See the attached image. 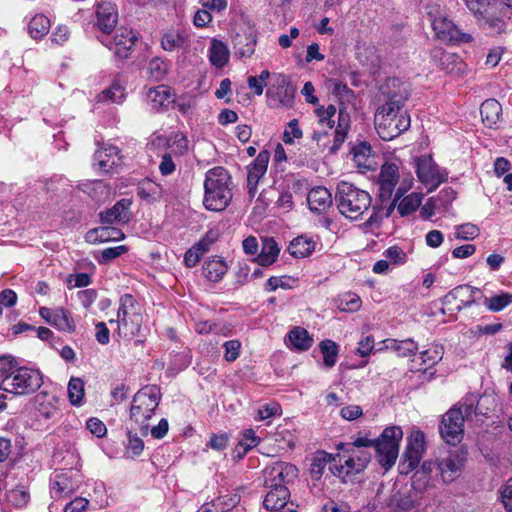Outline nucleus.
Returning <instances> with one entry per match:
<instances>
[{
    "label": "nucleus",
    "mask_w": 512,
    "mask_h": 512,
    "mask_svg": "<svg viewBox=\"0 0 512 512\" xmlns=\"http://www.w3.org/2000/svg\"><path fill=\"white\" fill-rule=\"evenodd\" d=\"M403 438V431L399 426H390L383 430L381 435L372 440L368 437H358L353 443L339 444L342 450L337 457L339 465L335 462L330 465L331 472L338 477L356 474L365 469L370 462L369 452L362 450L365 447L374 446L380 465L389 470L396 462L399 454V444Z\"/></svg>",
    "instance_id": "1"
},
{
    "label": "nucleus",
    "mask_w": 512,
    "mask_h": 512,
    "mask_svg": "<svg viewBox=\"0 0 512 512\" xmlns=\"http://www.w3.org/2000/svg\"><path fill=\"white\" fill-rule=\"evenodd\" d=\"M407 88L398 78H388L380 87L374 122L378 135L385 141L399 136L410 127V117L401 112L407 100Z\"/></svg>",
    "instance_id": "2"
},
{
    "label": "nucleus",
    "mask_w": 512,
    "mask_h": 512,
    "mask_svg": "<svg viewBox=\"0 0 512 512\" xmlns=\"http://www.w3.org/2000/svg\"><path fill=\"white\" fill-rule=\"evenodd\" d=\"M231 176L223 167H214L205 174L203 204L207 210L223 211L232 199Z\"/></svg>",
    "instance_id": "3"
},
{
    "label": "nucleus",
    "mask_w": 512,
    "mask_h": 512,
    "mask_svg": "<svg viewBox=\"0 0 512 512\" xmlns=\"http://www.w3.org/2000/svg\"><path fill=\"white\" fill-rule=\"evenodd\" d=\"M335 202L340 214L350 220H358L371 208V195L352 183L341 181L335 193Z\"/></svg>",
    "instance_id": "4"
},
{
    "label": "nucleus",
    "mask_w": 512,
    "mask_h": 512,
    "mask_svg": "<svg viewBox=\"0 0 512 512\" xmlns=\"http://www.w3.org/2000/svg\"><path fill=\"white\" fill-rule=\"evenodd\" d=\"M473 414H476L473 398L466 399L449 409L439 426L442 439L451 445L459 443L464 432V422L470 420Z\"/></svg>",
    "instance_id": "5"
},
{
    "label": "nucleus",
    "mask_w": 512,
    "mask_h": 512,
    "mask_svg": "<svg viewBox=\"0 0 512 512\" xmlns=\"http://www.w3.org/2000/svg\"><path fill=\"white\" fill-rule=\"evenodd\" d=\"M160 390L156 386H145L133 397L130 407V420L138 425L143 436L148 435V420L160 403Z\"/></svg>",
    "instance_id": "6"
},
{
    "label": "nucleus",
    "mask_w": 512,
    "mask_h": 512,
    "mask_svg": "<svg viewBox=\"0 0 512 512\" xmlns=\"http://www.w3.org/2000/svg\"><path fill=\"white\" fill-rule=\"evenodd\" d=\"M426 14L431 27L438 40L444 43H468L472 36L461 32L460 29L448 18L445 8L438 3L426 5Z\"/></svg>",
    "instance_id": "7"
},
{
    "label": "nucleus",
    "mask_w": 512,
    "mask_h": 512,
    "mask_svg": "<svg viewBox=\"0 0 512 512\" xmlns=\"http://www.w3.org/2000/svg\"><path fill=\"white\" fill-rule=\"evenodd\" d=\"M43 384L40 371L19 367L7 371L0 383V388L15 396H26L36 392Z\"/></svg>",
    "instance_id": "8"
},
{
    "label": "nucleus",
    "mask_w": 512,
    "mask_h": 512,
    "mask_svg": "<svg viewBox=\"0 0 512 512\" xmlns=\"http://www.w3.org/2000/svg\"><path fill=\"white\" fill-rule=\"evenodd\" d=\"M114 322L117 323L120 336L131 339L141 334L143 324L142 308L140 303L131 294L121 296L117 321L110 320V323Z\"/></svg>",
    "instance_id": "9"
},
{
    "label": "nucleus",
    "mask_w": 512,
    "mask_h": 512,
    "mask_svg": "<svg viewBox=\"0 0 512 512\" xmlns=\"http://www.w3.org/2000/svg\"><path fill=\"white\" fill-rule=\"evenodd\" d=\"M469 11L491 32L500 34L505 29V21L498 17L500 4L496 0H465Z\"/></svg>",
    "instance_id": "10"
},
{
    "label": "nucleus",
    "mask_w": 512,
    "mask_h": 512,
    "mask_svg": "<svg viewBox=\"0 0 512 512\" xmlns=\"http://www.w3.org/2000/svg\"><path fill=\"white\" fill-rule=\"evenodd\" d=\"M413 180L411 177L404 178L397 188L394 198L387 210L386 216L388 217L391 211L397 204L398 212L401 216H407L411 213L415 212L422 203V194L420 193H411L406 197H401L404 195L412 187Z\"/></svg>",
    "instance_id": "11"
},
{
    "label": "nucleus",
    "mask_w": 512,
    "mask_h": 512,
    "mask_svg": "<svg viewBox=\"0 0 512 512\" xmlns=\"http://www.w3.org/2000/svg\"><path fill=\"white\" fill-rule=\"evenodd\" d=\"M416 174L420 182L438 187L447 179V172L440 168L430 155H422L415 160Z\"/></svg>",
    "instance_id": "12"
},
{
    "label": "nucleus",
    "mask_w": 512,
    "mask_h": 512,
    "mask_svg": "<svg viewBox=\"0 0 512 512\" xmlns=\"http://www.w3.org/2000/svg\"><path fill=\"white\" fill-rule=\"evenodd\" d=\"M73 471L55 472L50 478V497L60 501L71 497L80 487Z\"/></svg>",
    "instance_id": "13"
},
{
    "label": "nucleus",
    "mask_w": 512,
    "mask_h": 512,
    "mask_svg": "<svg viewBox=\"0 0 512 512\" xmlns=\"http://www.w3.org/2000/svg\"><path fill=\"white\" fill-rule=\"evenodd\" d=\"M265 484L269 487L289 484L298 477V469L287 462H275L264 471Z\"/></svg>",
    "instance_id": "14"
},
{
    "label": "nucleus",
    "mask_w": 512,
    "mask_h": 512,
    "mask_svg": "<svg viewBox=\"0 0 512 512\" xmlns=\"http://www.w3.org/2000/svg\"><path fill=\"white\" fill-rule=\"evenodd\" d=\"M400 181L399 167L396 163L385 162L378 175L379 197L382 201L392 197L395 186Z\"/></svg>",
    "instance_id": "15"
},
{
    "label": "nucleus",
    "mask_w": 512,
    "mask_h": 512,
    "mask_svg": "<svg viewBox=\"0 0 512 512\" xmlns=\"http://www.w3.org/2000/svg\"><path fill=\"white\" fill-rule=\"evenodd\" d=\"M39 314L47 323L59 331L73 333L76 330V324L71 313L63 307L55 309L41 307Z\"/></svg>",
    "instance_id": "16"
},
{
    "label": "nucleus",
    "mask_w": 512,
    "mask_h": 512,
    "mask_svg": "<svg viewBox=\"0 0 512 512\" xmlns=\"http://www.w3.org/2000/svg\"><path fill=\"white\" fill-rule=\"evenodd\" d=\"M480 289L471 287L469 285H459L449 291L443 298L442 303L445 306L456 305L457 311L462 310L465 307H470L476 301L475 295L480 294Z\"/></svg>",
    "instance_id": "17"
},
{
    "label": "nucleus",
    "mask_w": 512,
    "mask_h": 512,
    "mask_svg": "<svg viewBox=\"0 0 512 512\" xmlns=\"http://www.w3.org/2000/svg\"><path fill=\"white\" fill-rule=\"evenodd\" d=\"M465 460V455L459 451H449L445 457L440 458L437 465L443 482L454 481L463 468Z\"/></svg>",
    "instance_id": "18"
},
{
    "label": "nucleus",
    "mask_w": 512,
    "mask_h": 512,
    "mask_svg": "<svg viewBox=\"0 0 512 512\" xmlns=\"http://www.w3.org/2000/svg\"><path fill=\"white\" fill-rule=\"evenodd\" d=\"M174 143L176 144V149L171 148L170 144H168L170 150L161 156L159 171L163 176H168L175 172L179 157L188 149V141L182 135H175Z\"/></svg>",
    "instance_id": "19"
},
{
    "label": "nucleus",
    "mask_w": 512,
    "mask_h": 512,
    "mask_svg": "<svg viewBox=\"0 0 512 512\" xmlns=\"http://www.w3.org/2000/svg\"><path fill=\"white\" fill-rule=\"evenodd\" d=\"M136 41L137 37L131 29L120 27L116 30L115 36L108 44V47L114 51L116 56L124 59L129 56Z\"/></svg>",
    "instance_id": "20"
},
{
    "label": "nucleus",
    "mask_w": 512,
    "mask_h": 512,
    "mask_svg": "<svg viewBox=\"0 0 512 512\" xmlns=\"http://www.w3.org/2000/svg\"><path fill=\"white\" fill-rule=\"evenodd\" d=\"M97 26L104 34H110L118 21L116 5L110 1H100L96 9Z\"/></svg>",
    "instance_id": "21"
},
{
    "label": "nucleus",
    "mask_w": 512,
    "mask_h": 512,
    "mask_svg": "<svg viewBox=\"0 0 512 512\" xmlns=\"http://www.w3.org/2000/svg\"><path fill=\"white\" fill-rule=\"evenodd\" d=\"M95 161L103 172H111L122 165V156L118 147L105 144L94 154Z\"/></svg>",
    "instance_id": "22"
},
{
    "label": "nucleus",
    "mask_w": 512,
    "mask_h": 512,
    "mask_svg": "<svg viewBox=\"0 0 512 512\" xmlns=\"http://www.w3.org/2000/svg\"><path fill=\"white\" fill-rule=\"evenodd\" d=\"M269 159V152L263 150L257 155L254 162L248 167L247 186L251 196H254L260 178H262L267 171Z\"/></svg>",
    "instance_id": "23"
},
{
    "label": "nucleus",
    "mask_w": 512,
    "mask_h": 512,
    "mask_svg": "<svg viewBox=\"0 0 512 512\" xmlns=\"http://www.w3.org/2000/svg\"><path fill=\"white\" fill-rule=\"evenodd\" d=\"M424 451V434L421 431H413L407 439V446L404 453L410 469H414L418 466Z\"/></svg>",
    "instance_id": "24"
},
{
    "label": "nucleus",
    "mask_w": 512,
    "mask_h": 512,
    "mask_svg": "<svg viewBox=\"0 0 512 512\" xmlns=\"http://www.w3.org/2000/svg\"><path fill=\"white\" fill-rule=\"evenodd\" d=\"M353 161L361 173L374 170L377 163L371 146L367 142H360L351 149Z\"/></svg>",
    "instance_id": "25"
},
{
    "label": "nucleus",
    "mask_w": 512,
    "mask_h": 512,
    "mask_svg": "<svg viewBox=\"0 0 512 512\" xmlns=\"http://www.w3.org/2000/svg\"><path fill=\"white\" fill-rule=\"evenodd\" d=\"M132 201L127 198L119 200L112 208L100 214L104 224L127 223L130 218L129 210Z\"/></svg>",
    "instance_id": "26"
},
{
    "label": "nucleus",
    "mask_w": 512,
    "mask_h": 512,
    "mask_svg": "<svg viewBox=\"0 0 512 512\" xmlns=\"http://www.w3.org/2000/svg\"><path fill=\"white\" fill-rule=\"evenodd\" d=\"M256 46V35L252 29L238 32L233 37V48L235 56L239 58L250 57Z\"/></svg>",
    "instance_id": "27"
},
{
    "label": "nucleus",
    "mask_w": 512,
    "mask_h": 512,
    "mask_svg": "<svg viewBox=\"0 0 512 512\" xmlns=\"http://www.w3.org/2000/svg\"><path fill=\"white\" fill-rule=\"evenodd\" d=\"M124 237V233L119 228L101 226L89 230L85 235V240L90 244H98L109 241H120L123 240Z\"/></svg>",
    "instance_id": "28"
},
{
    "label": "nucleus",
    "mask_w": 512,
    "mask_h": 512,
    "mask_svg": "<svg viewBox=\"0 0 512 512\" xmlns=\"http://www.w3.org/2000/svg\"><path fill=\"white\" fill-rule=\"evenodd\" d=\"M307 202L311 211L321 213L331 207L333 201L332 195L327 188L317 186L309 191Z\"/></svg>",
    "instance_id": "29"
},
{
    "label": "nucleus",
    "mask_w": 512,
    "mask_h": 512,
    "mask_svg": "<svg viewBox=\"0 0 512 512\" xmlns=\"http://www.w3.org/2000/svg\"><path fill=\"white\" fill-rule=\"evenodd\" d=\"M270 491L264 498L263 505L267 510L270 511H281L288 505V499L290 496L289 490L284 485H278L277 487H270Z\"/></svg>",
    "instance_id": "30"
},
{
    "label": "nucleus",
    "mask_w": 512,
    "mask_h": 512,
    "mask_svg": "<svg viewBox=\"0 0 512 512\" xmlns=\"http://www.w3.org/2000/svg\"><path fill=\"white\" fill-rule=\"evenodd\" d=\"M502 106L496 99H487L480 106L482 122L485 126L493 128L500 120Z\"/></svg>",
    "instance_id": "31"
},
{
    "label": "nucleus",
    "mask_w": 512,
    "mask_h": 512,
    "mask_svg": "<svg viewBox=\"0 0 512 512\" xmlns=\"http://www.w3.org/2000/svg\"><path fill=\"white\" fill-rule=\"evenodd\" d=\"M208 57L213 66L223 68L230 58L229 48L223 41L214 38L208 49Z\"/></svg>",
    "instance_id": "32"
},
{
    "label": "nucleus",
    "mask_w": 512,
    "mask_h": 512,
    "mask_svg": "<svg viewBox=\"0 0 512 512\" xmlns=\"http://www.w3.org/2000/svg\"><path fill=\"white\" fill-rule=\"evenodd\" d=\"M147 101L150 103L152 109H160L168 106L173 102V95L171 90L166 85H159L150 88L147 92Z\"/></svg>",
    "instance_id": "33"
},
{
    "label": "nucleus",
    "mask_w": 512,
    "mask_h": 512,
    "mask_svg": "<svg viewBox=\"0 0 512 512\" xmlns=\"http://www.w3.org/2000/svg\"><path fill=\"white\" fill-rule=\"evenodd\" d=\"M315 248L316 242L312 238L299 236L290 242L288 252L294 258H306L315 251Z\"/></svg>",
    "instance_id": "34"
},
{
    "label": "nucleus",
    "mask_w": 512,
    "mask_h": 512,
    "mask_svg": "<svg viewBox=\"0 0 512 512\" xmlns=\"http://www.w3.org/2000/svg\"><path fill=\"white\" fill-rule=\"evenodd\" d=\"M202 270L203 275L207 280L211 282H219L227 273L228 266L223 259L213 257L212 259L204 262Z\"/></svg>",
    "instance_id": "35"
},
{
    "label": "nucleus",
    "mask_w": 512,
    "mask_h": 512,
    "mask_svg": "<svg viewBox=\"0 0 512 512\" xmlns=\"http://www.w3.org/2000/svg\"><path fill=\"white\" fill-rule=\"evenodd\" d=\"M288 346L297 351H307L313 345V338L302 327H294L288 333Z\"/></svg>",
    "instance_id": "36"
},
{
    "label": "nucleus",
    "mask_w": 512,
    "mask_h": 512,
    "mask_svg": "<svg viewBox=\"0 0 512 512\" xmlns=\"http://www.w3.org/2000/svg\"><path fill=\"white\" fill-rule=\"evenodd\" d=\"M350 128V116L345 111L340 109L338 113V125L334 131V141L330 148L332 153L336 152L347 138L348 130Z\"/></svg>",
    "instance_id": "37"
},
{
    "label": "nucleus",
    "mask_w": 512,
    "mask_h": 512,
    "mask_svg": "<svg viewBox=\"0 0 512 512\" xmlns=\"http://www.w3.org/2000/svg\"><path fill=\"white\" fill-rule=\"evenodd\" d=\"M279 252L280 248L278 247L277 242L273 238H264L262 241L261 252L257 256V262L261 266H270L274 262H276Z\"/></svg>",
    "instance_id": "38"
},
{
    "label": "nucleus",
    "mask_w": 512,
    "mask_h": 512,
    "mask_svg": "<svg viewBox=\"0 0 512 512\" xmlns=\"http://www.w3.org/2000/svg\"><path fill=\"white\" fill-rule=\"evenodd\" d=\"M188 37L179 30H170L165 32L161 38V47L168 52L188 46Z\"/></svg>",
    "instance_id": "39"
},
{
    "label": "nucleus",
    "mask_w": 512,
    "mask_h": 512,
    "mask_svg": "<svg viewBox=\"0 0 512 512\" xmlns=\"http://www.w3.org/2000/svg\"><path fill=\"white\" fill-rule=\"evenodd\" d=\"M35 402L38 405V411L44 417L50 419L58 412V399L55 395L42 392L36 395Z\"/></svg>",
    "instance_id": "40"
},
{
    "label": "nucleus",
    "mask_w": 512,
    "mask_h": 512,
    "mask_svg": "<svg viewBox=\"0 0 512 512\" xmlns=\"http://www.w3.org/2000/svg\"><path fill=\"white\" fill-rule=\"evenodd\" d=\"M387 349H391L396 352L398 356L408 357L414 355L418 350L417 343L412 339L396 340L387 339L384 341Z\"/></svg>",
    "instance_id": "41"
},
{
    "label": "nucleus",
    "mask_w": 512,
    "mask_h": 512,
    "mask_svg": "<svg viewBox=\"0 0 512 512\" xmlns=\"http://www.w3.org/2000/svg\"><path fill=\"white\" fill-rule=\"evenodd\" d=\"M125 99V88L119 80H114L109 88L104 90L99 96L98 101L104 103H122Z\"/></svg>",
    "instance_id": "42"
},
{
    "label": "nucleus",
    "mask_w": 512,
    "mask_h": 512,
    "mask_svg": "<svg viewBox=\"0 0 512 512\" xmlns=\"http://www.w3.org/2000/svg\"><path fill=\"white\" fill-rule=\"evenodd\" d=\"M512 304V293L501 292L499 294L483 298V305L492 312H499Z\"/></svg>",
    "instance_id": "43"
},
{
    "label": "nucleus",
    "mask_w": 512,
    "mask_h": 512,
    "mask_svg": "<svg viewBox=\"0 0 512 512\" xmlns=\"http://www.w3.org/2000/svg\"><path fill=\"white\" fill-rule=\"evenodd\" d=\"M50 29V20L43 14L35 15L29 22L28 31L34 39L45 36Z\"/></svg>",
    "instance_id": "44"
},
{
    "label": "nucleus",
    "mask_w": 512,
    "mask_h": 512,
    "mask_svg": "<svg viewBox=\"0 0 512 512\" xmlns=\"http://www.w3.org/2000/svg\"><path fill=\"white\" fill-rule=\"evenodd\" d=\"M67 392L71 405L80 406L85 395L84 381L79 377H71L68 382Z\"/></svg>",
    "instance_id": "45"
},
{
    "label": "nucleus",
    "mask_w": 512,
    "mask_h": 512,
    "mask_svg": "<svg viewBox=\"0 0 512 512\" xmlns=\"http://www.w3.org/2000/svg\"><path fill=\"white\" fill-rule=\"evenodd\" d=\"M333 464L336 462V458L332 457L331 454H328L326 452H318L314 456L311 466H310V472L313 478L319 479L328 463Z\"/></svg>",
    "instance_id": "46"
},
{
    "label": "nucleus",
    "mask_w": 512,
    "mask_h": 512,
    "mask_svg": "<svg viewBox=\"0 0 512 512\" xmlns=\"http://www.w3.org/2000/svg\"><path fill=\"white\" fill-rule=\"evenodd\" d=\"M320 351L323 355V362L327 368L333 367L337 362L338 346L332 340H324L320 343Z\"/></svg>",
    "instance_id": "47"
},
{
    "label": "nucleus",
    "mask_w": 512,
    "mask_h": 512,
    "mask_svg": "<svg viewBox=\"0 0 512 512\" xmlns=\"http://www.w3.org/2000/svg\"><path fill=\"white\" fill-rule=\"evenodd\" d=\"M443 347L440 345H431L426 350H423L420 353V359L422 364L426 366V368L432 367L436 363H438L443 357Z\"/></svg>",
    "instance_id": "48"
},
{
    "label": "nucleus",
    "mask_w": 512,
    "mask_h": 512,
    "mask_svg": "<svg viewBox=\"0 0 512 512\" xmlns=\"http://www.w3.org/2000/svg\"><path fill=\"white\" fill-rule=\"evenodd\" d=\"M207 248L206 244L203 242H198L190 249H188L184 254V264L188 268L195 267L203 255L206 253Z\"/></svg>",
    "instance_id": "49"
},
{
    "label": "nucleus",
    "mask_w": 512,
    "mask_h": 512,
    "mask_svg": "<svg viewBox=\"0 0 512 512\" xmlns=\"http://www.w3.org/2000/svg\"><path fill=\"white\" fill-rule=\"evenodd\" d=\"M138 195L142 199L157 201L165 198L167 193L160 184L148 182L146 187H143L139 190Z\"/></svg>",
    "instance_id": "50"
},
{
    "label": "nucleus",
    "mask_w": 512,
    "mask_h": 512,
    "mask_svg": "<svg viewBox=\"0 0 512 512\" xmlns=\"http://www.w3.org/2000/svg\"><path fill=\"white\" fill-rule=\"evenodd\" d=\"M315 113L317 114L319 118V123L322 125V127H328L330 129L333 128L334 120L333 117L336 114V107L334 105H329L328 107L324 108L323 106H320L316 108Z\"/></svg>",
    "instance_id": "51"
},
{
    "label": "nucleus",
    "mask_w": 512,
    "mask_h": 512,
    "mask_svg": "<svg viewBox=\"0 0 512 512\" xmlns=\"http://www.w3.org/2000/svg\"><path fill=\"white\" fill-rule=\"evenodd\" d=\"M361 306V299L358 295L353 293H348L343 295V297L339 300V309L341 311L353 312L357 311Z\"/></svg>",
    "instance_id": "52"
},
{
    "label": "nucleus",
    "mask_w": 512,
    "mask_h": 512,
    "mask_svg": "<svg viewBox=\"0 0 512 512\" xmlns=\"http://www.w3.org/2000/svg\"><path fill=\"white\" fill-rule=\"evenodd\" d=\"M479 228L471 223L462 224L456 227L455 237L461 240H472L479 235Z\"/></svg>",
    "instance_id": "53"
},
{
    "label": "nucleus",
    "mask_w": 512,
    "mask_h": 512,
    "mask_svg": "<svg viewBox=\"0 0 512 512\" xmlns=\"http://www.w3.org/2000/svg\"><path fill=\"white\" fill-rule=\"evenodd\" d=\"M384 257L394 265H402L407 261V255L402 248L391 246L383 253Z\"/></svg>",
    "instance_id": "54"
},
{
    "label": "nucleus",
    "mask_w": 512,
    "mask_h": 512,
    "mask_svg": "<svg viewBox=\"0 0 512 512\" xmlns=\"http://www.w3.org/2000/svg\"><path fill=\"white\" fill-rule=\"evenodd\" d=\"M224 359L227 362H234L240 355L241 342L237 339L226 341L223 344Z\"/></svg>",
    "instance_id": "55"
},
{
    "label": "nucleus",
    "mask_w": 512,
    "mask_h": 512,
    "mask_svg": "<svg viewBox=\"0 0 512 512\" xmlns=\"http://www.w3.org/2000/svg\"><path fill=\"white\" fill-rule=\"evenodd\" d=\"M144 449V443L141 438L137 436L136 433L132 431L128 432V442L126 445V452L130 453L133 457L139 456Z\"/></svg>",
    "instance_id": "56"
},
{
    "label": "nucleus",
    "mask_w": 512,
    "mask_h": 512,
    "mask_svg": "<svg viewBox=\"0 0 512 512\" xmlns=\"http://www.w3.org/2000/svg\"><path fill=\"white\" fill-rule=\"evenodd\" d=\"M260 442V438L255 434L253 429H246L242 433V438L239 440V445L243 447L244 453L256 447Z\"/></svg>",
    "instance_id": "57"
},
{
    "label": "nucleus",
    "mask_w": 512,
    "mask_h": 512,
    "mask_svg": "<svg viewBox=\"0 0 512 512\" xmlns=\"http://www.w3.org/2000/svg\"><path fill=\"white\" fill-rule=\"evenodd\" d=\"M301 137L302 131L298 126V121L296 119L291 120L283 133V141L286 144H293L294 139Z\"/></svg>",
    "instance_id": "58"
},
{
    "label": "nucleus",
    "mask_w": 512,
    "mask_h": 512,
    "mask_svg": "<svg viewBox=\"0 0 512 512\" xmlns=\"http://www.w3.org/2000/svg\"><path fill=\"white\" fill-rule=\"evenodd\" d=\"M127 250L128 249L125 245L106 248L101 252V256L98 261L99 263H107L108 261H111L126 253Z\"/></svg>",
    "instance_id": "59"
},
{
    "label": "nucleus",
    "mask_w": 512,
    "mask_h": 512,
    "mask_svg": "<svg viewBox=\"0 0 512 512\" xmlns=\"http://www.w3.org/2000/svg\"><path fill=\"white\" fill-rule=\"evenodd\" d=\"M290 280H292V278L288 276L270 277L265 284V290L271 292L275 291L277 288L290 289Z\"/></svg>",
    "instance_id": "60"
},
{
    "label": "nucleus",
    "mask_w": 512,
    "mask_h": 512,
    "mask_svg": "<svg viewBox=\"0 0 512 512\" xmlns=\"http://www.w3.org/2000/svg\"><path fill=\"white\" fill-rule=\"evenodd\" d=\"M434 200H438L439 208L443 211L446 210L453 200L456 198V192L452 188H444L442 189L436 197H433Z\"/></svg>",
    "instance_id": "61"
},
{
    "label": "nucleus",
    "mask_w": 512,
    "mask_h": 512,
    "mask_svg": "<svg viewBox=\"0 0 512 512\" xmlns=\"http://www.w3.org/2000/svg\"><path fill=\"white\" fill-rule=\"evenodd\" d=\"M500 497L505 510L512 512V477L501 487Z\"/></svg>",
    "instance_id": "62"
},
{
    "label": "nucleus",
    "mask_w": 512,
    "mask_h": 512,
    "mask_svg": "<svg viewBox=\"0 0 512 512\" xmlns=\"http://www.w3.org/2000/svg\"><path fill=\"white\" fill-rule=\"evenodd\" d=\"M86 428L90 431L91 434L98 438L104 437L107 433L105 424L98 418L88 419L86 422Z\"/></svg>",
    "instance_id": "63"
},
{
    "label": "nucleus",
    "mask_w": 512,
    "mask_h": 512,
    "mask_svg": "<svg viewBox=\"0 0 512 512\" xmlns=\"http://www.w3.org/2000/svg\"><path fill=\"white\" fill-rule=\"evenodd\" d=\"M88 500L82 497H76L63 507V512H84L88 506Z\"/></svg>",
    "instance_id": "64"
}]
</instances>
